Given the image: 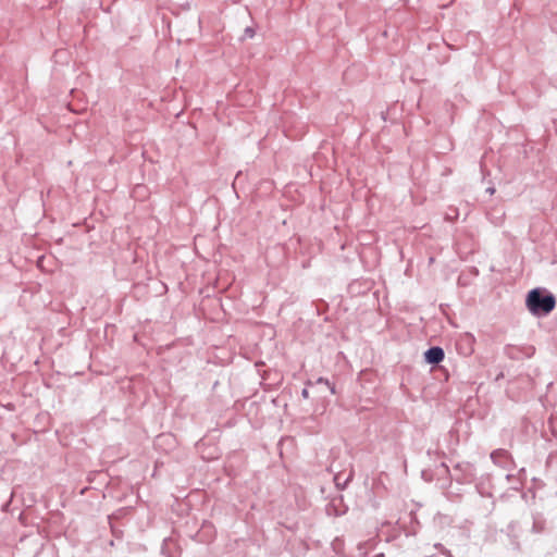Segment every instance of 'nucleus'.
I'll return each mask as SVG.
<instances>
[{"instance_id": "obj_1", "label": "nucleus", "mask_w": 557, "mask_h": 557, "mask_svg": "<svg viewBox=\"0 0 557 557\" xmlns=\"http://www.w3.org/2000/svg\"><path fill=\"white\" fill-rule=\"evenodd\" d=\"M556 301L553 295L543 296L539 289H533L527 298V306L534 314H546L555 308Z\"/></svg>"}, {"instance_id": "obj_4", "label": "nucleus", "mask_w": 557, "mask_h": 557, "mask_svg": "<svg viewBox=\"0 0 557 557\" xmlns=\"http://www.w3.org/2000/svg\"><path fill=\"white\" fill-rule=\"evenodd\" d=\"M376 557H384V555L383 554H379V555H376Z\"/></svg>"}, {"instance_id": "obj_3", "label": "nucleus", "mask_w": 557, "mask_h": 557, "mask_svg": "<svg viewBox=\"0 0 557 557\" xmlns=\"http://www.w3.org/2000/svg\"><path fill=\"white\" fill-rule=\"evenodd\" d=\"M302 396H304L305 398H308L309 394H308V391H307V389H304V391H302Z\"/></svg>"}, {"instance_id": "obj_2", "label": "nucleus", "mask_w": 557, "mask_h": 557, "mask_svg": "<svg viewBox=\"0 0 557 557\" xmlns=\"http://www.w3.org/2000/svg\"><path fill=\"white\" fill-rule=\"evenodd\" d=\"M424 356L429 363L437 364L443 361L445 355L441 347H432L425 351Z\"/></svg>"}]
</instances>
